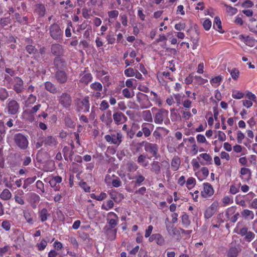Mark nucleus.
<instances>
[{
    "label": "nucleus",
    "mask_w": 257,
    "mask_h": 257,
    "mask_svg": "<svg viewBox=\"0 0 257 257\" xmlns=\"http://www.w3.org/2000/svg\"><path fill=\"white\" fill-rule=\"evenodd\" d=\"M118 222V219H113L112 218H107V223L108 224L110 229H108L106 233L108 239L111 240H114L116 237V229H114Z\"/></svg>",
    "instance_id": "obj_1"
},
{
    "label": "nucleus",
    "mask_w": 257,
    "mask_h": 257,
    "mask_svg": "<svg viewBox=\"0 0 257 257\" xmlns=\"http://www.w3.org/2000/svg\"><path fill=\"white\" fill-rule=\"evenodd\" d=\"M136 97L137 101L142 109L148 108L153 105L148 96L144 93L139 92L137 94Z\"/></svg>",
    "instance_id": "obj_2"
},
{
    "label": "nucleus",
    "mask_w": 257,
    "mask_h": 257,
    "mask_svg": "<svg viewBox=\"0 0 257 257\" xmlns=\"http://www.w3.org/2000/svg\"><path fill=\"white\" fill-rule=\"evenodd\" d=\"M169 111L164 108L158 109L154 116V122L157 124H162L164 121L168 119Z\"/></svg>",
    "instance_id": "obj_3"
},
{
    "label": "nucleus",
    "mask_w": 257,
    "mask_h": 257,
    "mask_svg": "<svg viewBox=\"0 0 257 257\" xmlns=\"http://www.w3.org/2000/svg\"><path fill=\"white\" fill-rule=\"evenodd\" d=\"M105 140L111 144L119 145L122 142V135L120 133L107 135L104 137Z\"/></svg>",
    "instance_id": "obj_4"
},
{
    "label": "nucleus",
    "mask_w": 257,
    "mask_h": 257,
    "mask_svg": "<svg viewBox=\"0 0 257 257\" xmlns=\"http://www.w3.org/2000/svg\"><path fill=\"white\" fill-rule=\"evenodd\" d=\"M15 142L16 145L21 149H26L28 146V141L24 135L18 134L15 137Z\"/></svg>",
    "instance_id": "obj_5"
},
{
    "label": "nucleus",
    "mask_w": 257,
    "mask_h": 257,
    "mask_svg": "<svg viewBox=\"0 0 257 257\" xmlns=\"http://www.w3.org/2000/svg\"><path fill=\"white\" fill-rule=\"evenodd\" d=\"M144 145L145 151L156 157L158 153L159 147L156 144L151 143L146 141L142 142Z\"/></svg>",
    "instance_id": "obj_6"
},
{
    "label": "nucleus",
    "mask_w": 257,
    "mask_h": 257,
    "mask_svg": "<svg viewBox=\"0 0 257 257\" xmlns=\"http://www.w3.org/2000/svg\"><path fill=\"white\" fill-rule=\"evenodd\" d=\"M90 104L88 97L80 100L77 103V110L83 112H87L89 110Z\"/></svg>",
    "instance_id": "obj_7"
},
{
    "label": "nucleus",
    "mask_w": 257,
    "mask_h": 257,
    "mask_svg": "<svg viewBox=\"0 0 257 257\" xmlns=\"http://www.w3.org/2000/svg\"><path fill=\"white\" fill-rule=\"evenodd\" d=\"M20 106L16 100H8L7 109L9 114L14 115L17 114L19 110Z\"/></svg>",
    "instance_id": "obj_8"
},
{
    "label": "nucleus",
    "mask_w": 257,
    "mask_h": 257,
    "mask_svg": "<svg viewBox=\"0 0 257 257\" xmlns=\"http://www.w3.org/2000/svg\"><path fill=\"white\" fill-rule=\"evenodd\" d=\"M50 34L53 39L58 40L62 36V31L58 25L54 24L50 27Z\"/></svg>",
    "instance_id": "obj_9"
},
{
    "label": "nucleus",
    "mask_w": 257,
    "mask_h": 257,
    "mask_svg": "<svg viewBox=\"0 0 257 257\" xmlns=\"http://www.w3.org/2000/svg\"><path fill=\"white\" fill-rule=\"evenodd\" d=\"M58 100L62 106L65 108L69 107L71 104V97L70 94L66 92L63 93L58 97Z\"/></svg>",
    "instance_id": "obj_10"
},
{
    "label": "nucleus",
    "mask_w": 257,
    "mask_h": 257,
    "mask_svg": "<svg viewBox=\"0 0 257 257\" xmlns=\"http://www.w3.org/2000/svg\"><path fill=\"white\" fill-rule=\"evenodd\" d=\"M203 190L201 192V196L204 198H208L212 196L214 192L212 186L209 183L203 184Z\"/></svg>",
    "instance_id": "obj_11"
},
{
    "label": "nucleus",
    "mask_w": 257,
    "mask_h": 257,
    "mask_svg": "<svg viewBox=\"0 0 257 257\" xmlns=\"http://www.w3.org/2000/svg\"><path fill=\"white\" fill-rule=\"evenodd\" d=\"M113 118L114 121L116 124L123 123L127 120V117L122 112L120 111H117L114 112L113 114Z\"/></svg>",
    "instance_id": "obj_12"
},
{
    "label": "nucleus",
    "mask_w": 257,
    "mask_h": 257,
    "mask_svg": "<svg viewBox=\"0 0 257 257\" xmlns=\"http://www.w3.org/2000/svg\"><path fill=\"white\" fill-rule=\"evenodd\" d=\"M246 96L248 97V100H243L242 104L245 107L250 108L252 105V101L255 102L256 97L254 94L250 92H248L247 93Z\"/></svg>",
    "instance_id": "obj_13"
},
{
    "label": "nucleus",
    "mask_w": 257,
    "mask_h": 257,
    "mask_svg": "<svg viewBox=\"0 0 257 257\" xmlns=\"http://www.w3.org/2000/svg\"><path fill=\"white\" fill-rule=\"evenodd\" d=\"M195 176L200 181L205 179L209 175V170L207 167H202L200 170L195 173Z\"/></svg>",
    "instance_id": "obj_14"
},
{
    "label": "nucleus",
    "mask_w": 257,
    "mask_h": 257,
    "mask_svg": "<svg viewBox=\"0 0 257 257\" xmlns=\"http://www.w3.org/2000/svg\"><path fill=\"white\" fill-rule=\"evenodd\" d=\"M111 112L108 110L104 112L100 116V120L107 125H109L112 121Z\"/></svg>",
    "instance_id": "obj_15"
},
{
    "label": "nucleus",
    "mask_w": 257,
    "mask_h": 257,
    "mask_svg": "<svg viewBox=\"0 0 257 257\" xmlns=\"http://www.w3.org/2000/svg\"><path fill=\"white\" fill-rule=\"evenodd\" d=\"M14 89L18 93H21L24 89L23 81L19 77H15L14 79Z\"/></svg>",
    "instance_id": "obj_16"
},
{
    "label": "nucleus",
    "mask_w": 257,
    "mask_h": 257,
    "mask_svg": "<svg viewBox=\"0 0 257 257\" xmlns=\"http://www.w3.org/2000/svg\"><path fill=\"white\" fill-rule=\"evenodd\" d=\"M154 129V125L151 123H143L142 125V130L146 137H148L151 134Z\"/></svg>",
    "instance_id": "obj_17"
},
{
    "label": "nucleus",
    "mask_w": 257,
    "mask_h": 257,
    "mask_svg": "<svg viewBox=\"0 0 257 257\" xmlns=\"http://www.w3.org/2000/svg\"><path fill=\"white\" fill-rule=\"evenodd\" d=\"M239 37L241 41L249 47H253L256 44V41L252 37L244 36L243 35H241Z\"/></svg>",
    "instance_id": "obj_18"
},
{
    "label": "nucleus",
    "mask_w": 257,
    "mask_h": 257,
    "mask_svg": "<svg viewBox=\"0 0 257 257\" xmlns=\"http://www.w3.org/2000/svg\"><path fill=\"white\" fill-rule=\"evenodd\" d=\"M62 181V178L60 176H55L52 177L49 181V183L51 187L54 188L55 191L59 190V188L57 186V184H59Z\"/></svg>",
    "instance_id": "obj_19"
},
{
    "label": "nucleus",
    "mask_w": 257,
    "mask_h": 257,
    "mask_svg": "<svg viewBox=\"0 0 257 257\" xmlns=\"http://www.w3.org/2000/svg\"><path fill=\"white\" fill-rule=\"evenodd\" d=\"M44 145L45 146L47 147H54L57 144V142L55 138L52 136H48L44 139L43 140Z\"/></svg>",
    "instance_id": "obj_20"
},
{
    "label": "nucleus",
    "mask_w": 257,
    "mask_h": 257,
    "mask_svg": "<svg viewBox=\"0 0 257 257\" xmlns=\"http://www.w3.org/2000/svg\"><path fill=\"white\" fill-rule=\"evenodd\" d=\"M202 158L203 160L205 161L204 163H202V165H211L212 164V159L211 156L207 153H202L199 155V156L197 157V159L198 160L200 159V158Z\"/></svg>",
    "instance_id": "obj_21"
},
{
    "label": "nucleus",
    "mask_w": 257,
    "mask_h": 257,
    "mask_svg": "<svg viewBox=\"0 0 257 257\" xmlns=\"http://www.w3.org/2000/svg\"><path fill=\"white\" fill-rule=\"evenodd\" d=\"M147 157V155H140L138 158V163L144 167H148L149 165V162L148 160V158L150 159V158H148Z\"/></svg>",
    "instance_id": "obj_22"
},
{
    "label": "nucleus",
    "mask_w": 257,
    "mask_h": 257,
    "mask_svg": "<svg viewBox=\"0 0 257 257\" xmlns=\"http://www.w3.org/2000/svg\"><path fill=\"white\" fill-rule=\"evenodd\" d=\"M242 217L245 220H251L254 217V214L252 211L245 209L241 212Z\"/></svg>",
    "instance_id": "obj_23"
},
{
    "label": "nucleus",
    "mask_w": 257,
    "mask_h": 257,
    "mask_svg": "<svg viewBox=\"0 0 257 257\" xmlns=\"http://www.w3.org/2000/svg\"><path fill=\"white\" fill-rule=\"evenodd\" d=\"M180 165L181 160L180 158L178 156L174 157L171 162L172 169L174 171H177L179 169Z\"/></svg>",
    "instance_id": "obj_24"
},
{
    "label": "nucleus",
    "mask_w": 257,
    "mask_h": 257,
    "mask_svg": "<svg viewBox=\"0 0 257 257\" xmlns=\"http://www.w3.org/2000/svg\"><path fill=\"white\" fill-rule=\"evenodd\" d=\"M240 173L241 178L244 180H248L251 174L250 170L245 167L240 169Z\"/></svg>",
    "instance_id": "obj_25"
},
{
    "label": "nucleus",
    "mask_w": 257,
    "mask_h": 257,
    "mask_svg": "<svg viewBox=\"0 0 257 257\" xmlns=\"http://www.w3.org/2000/svg\"><path fill=\"white\" fill-rule=\"evenodd\" d=\"M39 216L42 222L46 221L48 217L50 216V214L48 212V211L46 208H43L38 212Z\"/></svg>",
    "instance_id": "obj_26"
},
{
    "label": "nucleus",
    "mask_w": 257,
    "mask_h": 257,
    "mask_svg": "<svg viewBox=\"0 0 257 257\" xmlns=\"http://www.w3.org/2000/svg\"><path fill=\"white\" fill-rule=\"evenodd\" d=\"M151 100L159 106H161L162 104V101L161 98L158 95L157 93L151 91L150 92Z\"/></svg>",
    "instance_id": "obj_27"
},
{
    "label": "nucleus",
    "mask_w": 257,
    "mask_h": 257,
    "mask_svg": "<svg viewBox=\"0 0 257 257\" xmlns=\"http://www.w3.org/2000/svg\"><path fill=\"white\" fill-rule=\"evenodd\" d=\"M52 53L56 56H59L63 53L62 46L59 44H53L51 47Z\"/></svg>",
    "instance_id": "obj_28"
},
{
    "label": "nucleus",
    "mask_w": 257,
    "mask_h": 257,
    "mask_svg": "<svg viewBox=\"0 0 257 257\" xmlns=\"http://www.w3.org/2000/svg\"><path fill=\"white\" fill-rule=\"evenodd\" d=\"M166 229L168 232V233L172 236H175L177 235L180 234V230L177 228L174 227L173 226L166 225Z\"/></svg>",
    "instance_id": "obj_29"
},
{
    "label": "nucleus",
    "mask_w": 257,
    "mask_h": 257,
    "mask_svg": "<svg viewBox=\"0 0 257 257\" xmlns=\"http://www.w3.org/2000/svg\"><path fill=\"white\" fill-rule=\"evenodd\" d=\"M223 80V77L218 75L212 78L210 80V84L215 88L219 86Z\"/></svg>",
    "instance_id": "obj_30"
},
{
    "label": "nucleus",
    "mask_w": 257,
    "mask_h": 257,
    "mask_svg": "<svg viewBox=\"0 0 257 257\" xmlns=\"http://www.w3.org/2000/svg\"><path fill=\"white\" fill-rule=\"evenodd\" d=\"M12 196L10 191L8 189H5L0 194V198L2 200L7 201L10 200Z\"/></svg>",
    "instance_id": "obj_31"
},
{
    "label": "nucleus",
    "mask_w": 257,
    "mask_h": 257,
    "mask_svg": "<svg viewBox=\"0 0 257 257\" xmlns=\"http://www.w3.org/2000/svg\"><path fill=\"white\" fill-rule=\"evenodd\" d=\"M56 77L61 83H65L67 80L66 73L63 71H59L56 73Z\"/></svg>",
    "instance_id": "obj_32"
},
{
    "label": "nucleus",
    "mask_w": 257,
    "mask_h": 257,
    "mask_svg": "<svg viewBox=\"0 0 257 257\" xmlns=\"http://www.w3.org/2000/svg\"><path fill=\"white\" fill-rule=\"evenodd\" d=\"M239 249L235 246H231L227 252V257H237Z\"/></svg>",
    "instance_id": "obj_33"
},
{
    "label": "nucleus",
    "mask_w": 257,
    "mask_h": 257,
    "mask_svg": "<svg viewBox=\"0 0 257 257\" xmlns=\"http://www.w3.org/2000/svg\"><path fill=\"white\" fill-rule=\"evenodd\" d=\"M80 81L85 84H88L92 79V75L90 73H85L81 75Z\"/></svg>",
    "instance_id": "obj_34"
},
{
    "label": "nucleus",
    "mask_w": 257,
    "mask_h": 257,
    "mask_svg": "<svg viewBox=\"0 0 257 257\" xmlns=\"http://www.w3.org/2000/svg\"><path fill=\"white\" fill-rule=\"evenodd\" d=\"M23 213L24 217L25 219L26 220L27 222L31 225L33 224L34 220L33 218L32 213L30 212L27 211H24L23 212Z\"/></svg>",
    "instance_id": "obj_35"
},
{
    "label": "nucleus",
    "mask_w": 257,
    "mask_h": 257,
    "mask_svg": "<svg viewBox=\"0 0 257 257\" xmlns=\"http://www.w3.org/2000/svg\"><path fill=\"white\" fill-rule=\"evenodd\" d=\"M224 6L226 8V12L229 16H233L237 12V9L234 7L227 4H224Z\"/></svg>",
    "instance_id": "obj_36"
},
{
    "label": "nucleus",
    "mask_w": 257,
    "mask_h": 257,
    "mask_svg": "<svg viewBox=\"0 0 257 257\" xmlns=\"http://www.w3.org/2000/svg\"><path fill=\"white\" fill-rule=\"evenodd\" d=\"M45 88L47 90L52 93H56L57 92V88L55 86L50 82H46L45 84Z\"/></svg>",
    "instance_id": "obj_37"
},
{
    "label": "nucleus",
    "mask_w": 257,
    "mask_h": 257,
    "mask_svg": "<svg viewBox=\"0 0 257 257\" xmlns=\"http://www.w3.org/2000/svg\"><path fill=\"white\" fill-rule=\"evenodd\" d=\"M142 116L145 121L148 122H152L153 121V117L152 113L149 110H145L142 112Z\"/></svg>",
    "instance_id": "obj_38"
},
{
    "label": "nucleus",
    "mask_w": 257,
    "mask_h": 257,
    "mask_svg": "<svg viewBox=\"0 0 257 257\" xmlns=\"http://www.w3.org/2000/svg\"><path fill=\"white\" fill-rule=\"evenodd\" d=\"M213 28L218 32H220V30L222 29L221 22L220 18L218 17H216L214 18Z\"/></svg>",
    "instance_id": "obj_39"
},
{
    "label": "nucleus",
    "mask_w": 257,
    "mask_h": 257,
    "mask_svg": "<svg viewBox=\"0 0 257 257\" xmlns=\"http://www.w3.org/2000/svg\"><path fill=\"white\" fill-rule=\"evenodd\" d=\"M232 97L234 99H240L242 98L244 95V93L237 90H232Z\"/></svg>",
    "instance_id": "obj_40"
},
{
    "label": "nucleus",
    "mask_w": 257,
    "mask_h": 257,
    "mask_svg": "<svg viewBox=\"0 0 257 257\" xmlns=\"http://www.w3.org/2000/svg\"><path fill=\"white\" fill-rule=\"evenodd\" d=\"M110 196L115 202L119 201L123 198V195L121 194L117 193L115 192H111L109 193Z\"/></svg>",
    "instance_id": "obj_41"
},
{
    "label": "nucleus",
    "mask_w": 257,
    "mask_h": 257,
    "mask_svg": "<svg viewBox=\"0 0 257 257\" xmlns=\"http://www.w3.org/2000/svg\"><path fill=\"white\" fill-rule=\"evenodd\" d=\"M122 94L125 98H130L134 96V91L133 90L131 91L127 88H124L122 91Z\"/></svg>",
    "instance_id": "obj_42"
},
{
    "label": "nucleus",
    "mask_w": 257,
    "mask_h": 257,
    "mask_svg": "<svg viewBox=\"0 0 257 257\" xmlns=\"http://www.w3.org/2000/svg\"><path fill=\"white\" fill-rule=\"evenodd\" d=\"M90 88L96 91H101L102 90V85L100 83L95 82L90 85Z\"/></svg>",
    "instance_id": "obj_43"
},
{
    "label": "nucleus",
    "mask_w": 257,
    "mask_h": 257,
    "mask_svg": "<svg viewBox=\"0 0 257 257\" xmlns=\"http://www.w3.org/2000/svg\"><path fill=\"white\" fill-rule=\"evenodd\" d=\"M160 170L161 167L158 162L155 161L152 164L151 170L154 172L155 174H158L160 172Z\"/></svg>",
    "instance_id": "obj_44"
},
{
    "label": "nucleus",
    "mask_w": 257,
    "mask_h": 257,
    "mask_svg": "<svg viewBox=\"0 0 257 257\" xmlns=\"http://www.w3.org/2000/svg\"><path fill=\"white\" fill-rule=\"evenodd\" d=\"M36 13L40 16H43L45 13V8L43 5H38L36 9Z\"/></svg>",
    "instance_id": "obj_45"
},
{
    "label": "nucleus",
    "mask_w": 257,
    "mask_h": 257,
    "mask_svg": "<svg viewBox=\"0 0 257 257\" xmlns=\"http://www.w3.org/2000/svg\"><path fill=\"white\" fill-rule=\"evenodd\" d=\"M155 241L159 245H163L165 244V239L160 233H156Z\"/></svg>",
    "instance_id": "obj_46"
},
{
    "label": "nucleus",
    "mask_w": 257,
    "mask_h": 257,
    "mask_svg": "<svg viewBox=\"0 0 257 257\" xmlns=\"http://www.w3.org/2000/svg\"><path fill=\"white\" fill-rule=\"evenodd\" d=\"M184 95L177 93L174 94V98L177 103V106H179L183 102Z\"/></svg>",
    "instance_id": "obj_47"
},
{
    "label": "nucleus",
    "mask_w": 257,
    "mask_h": 257,
    "mask_svg": "<svg viewBox=\"0 0 257 257\" xmlns=\"http://www.w3.org/2000/svg\"><path fill=\"white\" fill-rule=\"evenodd\" d=\"M229 71L233 79L236 80L238 78L239 72L238 69L233 68Z\"/></svg>",
    "instance_id": "obj_48"
},
{
    "label": "nucleus",
    "mask_w": 257,
    "mask_h": 257,
    "mask_svg": "<svg viewBox=\"0 0 257 257\" xmlns=\"http://www.w3.org/2000/svg\"><path fill=\"white\" fill-rule=\"evenodd\" d=\"M9 96V93L5 88L0 89V99L2 100H5Z\"/></svg>",
    "instance_id": "obj_49"
},
{
    "label": "nucleus",
    "mask_w": 257,
    "mask_h": 257,
    "mask_svg": "<svg viewBox=\"0 0 257 257\" xmlns=\"http://www.w3.org/2000/svg\"><path fill=\"white\" fill-rule=\"evenodd\" d=\"M47 245V241L44 239H42L40 242L37 243V246L39 250H43Z\"/></svg>",
    "instance_id": "obj_50"
},
{
    "label": "nucleus",
    "mask_w": 257,
    "mask_h": 257,
    "mask_svg": "<svg viewBox=\"0 0 257 257\" xmlns=\"http://www.w3.org/2000/svg\"><path fill=\"white\" fill-rule=\"evenodd\" d=\"M202 25L204 29L206 31H208L210 30L211 27L212 23L211 21L209 19H206L204 21Z\"/></svg>",
    "instance_id": "obj_51"
},
{
    "label": "nucleus",
    "mask_w": 257,
    "mask_h": 257,
    "mask_svg": "<svg viewBox=\"0 0 257 257\" xmlns=\"http://www.w3.org/2000/svg\"><path fill=\"white\" fill-rule=\"evenodd\" d=\"M191 164L193 167V171L195 172H197L199 168L200 167V164L199 162L195 159H193L191 161Z\"/></svg>",
    "instance_id": "obj_52"
},
{
    "label": "nucleus",
    "mask_w": 257,
    "mask_h": 257,
    "mask_svg": "<svg viewBox=\"0 0 257 257\" xmlns=\"http://www.w3.org/2000/svg\"><path fill=\"white\" fill-rule=\"evenodd\" d=\"M182 223L186 226H188L190 224V221L187 214H184L182 216Z\"/></svg>",
    "instance_id": "obj_53"
},
{
    "label": "nucleus",
    "mask_w": 257,
    "mask_h": 257,
    "mask_svg": "<svg viewBox=\"0 0 257 257\" xmlns=\"http://www.w3.org/2000/svg\"><path fill=\"white\" fill-rule=\"evenodd\" d=\"M245 135L240 131H238L236 133V139L237 143L241 144L242 140L244 139Z\"/></svg>",
    "instance_id": "obj_54"
},
{
    "label": "nucleus",
    "mask_w": 257,
    "mask_h": 257,
    "mask_svg": "<svg viewBox=\"0 0 257 257\" xmlns=\"http://www.w3.org/2000/svg\"><path fill=\"white\" fill-rule=\"evenodd\" d=\"M2 227L6 231H9L11 229V224L10 221L4 220L2 223Z\"/></svg>",
    "instance_id": "obj_55"
},
{
    "label": "nucleus",
    "mask_w": 257,
    "mask_h": 257,
    "mask_svg": "<svg viewBox=\"0 0 257 257\" xmlns=\"http://www.w3.org/2000/svg\"><path fill=\"white\" fill-rule=\"evenodd\" d=\"M135 70L134 69L129 68L124 70V73L126 77H130L135 76Z\"/></svg>",
    "instance_id": "obj_56"
},
{
    "label": "nucleus",
    "mask_w": 257,
    "mask_h": 257,
    "mask_svg": "<svg viewBox=\"0 0 257 257\" xmlns=\"http://www.w3.org/2000/svg\"><path fill=\"white\" fill-rule=\"evenodd\" d=\"M195 179L193 177H190L186 181V186L188 188H190L193 186L195 184Z\"/></svg>",
    "instance_id": "obj_57"
},
{
    "label": "nucleus",
    "mask_w": 257,
    "mask_h": 257,
    "mask_svg": "<svg viewBox=\"0 0 257 257\" xmlns=\"http://www.w3.org/2000/svg\"><path fill=\"white\" fill-rule=\"evenodd\" d=\"M119 15V12L118 11L113 10L109 11L108 12V16L109 17V19L116 18Z\"/></svg>",
    "instance_id": "obj_58"
},
{
    "label": "nucleus",
    "mask_w": 257,
    "mask_h": 257,
    "mask_svg": "<svg viewBox=\"0 0 257 257\" xmlns=\"http://www.w3.org/2000/svg\"><path fill=\"white\" fill-rule=\"evenodd\" d=\"M114 203L112 200H108L107 202L106 205H102V209H104L105 210H108L111 209L113 206Z\"/></svg>",
    "instance_id": "obj_59"
},
{
    "label": "nucleus",
    "mask_w": 257,
    "mask_h": 257,
    "mask_svg": "<svg viewBox=\"0 0 257 257\" xmlns=\"http://www.w3.org/2000/svg\"><path fill=\"white\" fill-rule=\"evenodd\" d=\"M215 212L213 211L210 208H207L204 213L205 218L209 219L211 218Z\"/></svg>",
    "instance_id": "obj_60"
},
{
    "label": "nucleus",
    "mask_w": 257,
    "mask_h": 257,
    "mask_svg": "<svg viewBox=\"0 0 257 257\" xmlns=\"http://www.w3.org/2000/svg\"><path fill=\"white\" fill-rule=\"evenodd\" d=\"M196 140L197 142L199 143H208L204 136L201 134H198L197 135Z\"/></svg>",
    "instance_id": "obj_61"
},
{
    "label": "nucleus",
    "mask_w": 257,
    "mask_h": 257,
    "mask_svg": "<svg viewBox=\"0 0 257 257\" xmlns=\"http://www.w3.org/2000/svg\"><path fill=\"white\" fill-rule=\"evenodd\" d=\"M79 185L84 190L85 192H89L90 191V187L85 182H80Z\"/></svg>",
    "instance_id": "obj_62"
},
{
    "label": "nucleus",
    "mask_w": 257,
    "mask_h": 257,
    "mask_svg": "<svg viewBox=\"0 0 257 257\" xmlns=\"http://www.w3.org/2000/svg\"><path fill=\"white\" fill-rule=\"evenodd\" d=\"M255 237V234L253 232L248 231V232L245 235V238L248 242L251 241Z\"/></svg>",
    "instance_id": "obj_63"
},
{
    "label": "nucleus",
    "mask_w": 257,
    "mask_h": 257,
    "mask_svg": "<svg viewBox=\"0 0 257 257\" xmlns=\"http://www.w3.org/2000/svg\"><path fill=\"white\" fill-rule=\"evenodd\" d=\"M217 137L219 141L224 142L226 140V135L222 131H219L217 132Z\"/></svg>",
    "instance_id": "obj_64"
}]
</instances>
